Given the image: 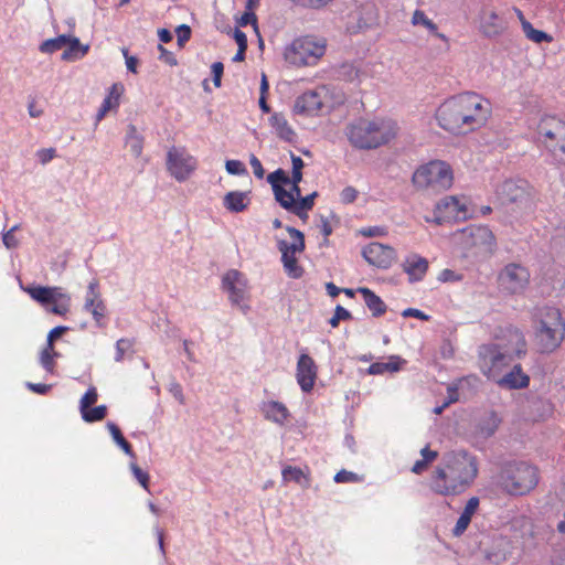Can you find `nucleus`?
Returning a JSON list of instances; mask_svg holds the SVG:
<instances>
[{"label":"nucleus","mask_w":565,"mask_h":565,"mask_svg":"<svg viewBox=\"0 0 565 565\" xmlns=\"http://www.w3.org/2000/svg\"><path fill=\"white\" fill-rule=\"evenodd\" d=\"M470 522H471V519L461 513L457 520V523H456L454 530H452L454 535L460 536L467 530Z\"/></svg>","instance_id":"54"},{"label":"nucleus","mask_w":565,"mask_h":565,"mask_svg":"<svg viewBox=\"0 0 565 565\" xmlns=\"http://www.w3.org/2000/svg\"><path fill=\"white\" fill-rule=\"evenodd\" d=\"M479 498L477 497H471L467 503H466V507L462 511V514L467 515L468 518H472V515L475 514V512L477 511L478 507H479Z\"/></svg>","instance_id":"58"},{"label":"nucleus","mask_w":565,"mask_h":565,"mask_svg":"<svg viewBox=\"0 0 565 565\" xmlns=\"http://www.w3.org/2000/svg\"><path fill=\"white\" fill-rule=\"evenodd\" d=\"M458 236L465 249L480 248L483 252H491L495 245L493 233L483 225H469L462 228Z\"/></svg>","instance_id":"13"},{"label":"nucleus","mask_w":565,"mask_h":565,"mask_svg":"<svg viewBox=\"0 0 565 565\" xmlns=\"http://www.w3.org/2000/svg\"><path fill=\"white\" fill-rule=\"evenodd\" d=\"M130 469H131V472H132L134 477L137 479V481L140 483V486L145 490L149 491V480H150V477H149L148 472L143 471L135 462L130 463Z\"/></svg>","instance_id":"45"},{"label":"nucleus","mask_w":565,"mask_h":565,"mask_svg":"<svg viewBox=\"0 0 565 565\" xmlns=\"http://www.w3.org/2000/svg\"><path fill=\"white\" fill-rule=\"evenodd\" d=\"M273 192L275 200L279 203V205L292 213L295 207L294 194L289 193V191H287L280 184H274Z\"/></svg>","instance_id":"35"},{"label":"nucleus","mask_w":565,"mask_h":565,"mask_svg":"<svg viewBox=\"0 0 565 565\" xmlns=\"http://www.w3.org/2000/svg\"><path fill=\"white\" fill-rule=\"evenodd\" d=\"M68 330L67 327H64V326H58V327H55L53 328L49 334H47V344L50 347V349H53V342L55 339H57L58 337H61L64 332H66Z\"/></svg>","instance_id":"61"},{"label":"nucleus","mask_w":565,"mask_h":565,"mask_svg":"<svg viewBox=\"0 0 565 565\" xmlns=\"http://www.w3.org/2000/svg\"><path fill=\"white\" fill-rule=\"evenodd\" d=\"M550 565H565V546L553 551Z\"/></svg>","instance_id":"62"},{"label":"nucleus","mask_w":565,"mask_h":565,"mask_svg":"<svg viewBox=\"0 0 565 565\" xmlns=\"http://www.w3.org/2000/svg\"><path fill=\"white\" fill-rule=\"evenodd\" d=\"M267 182L274 189V184H289L290 178L286 174V172L282 169H277L276 171L268 174Z\"/></svg>","instance_id":"48"},{"label":"nucleus","mask_w":565,"mask_h":565,"mask_svg":"<svg viewBox=\"0 0 565 565\" xmlns=\"http://www.w3.org/2000/svg\"><path fill=\"white\" fill-rule=\"evenodd\" d=\"M333 480L337 483L356 482L359 481V477L356 473L343 469L335 473Z\"/></svg>","instance_id":"52"},{"label":"nucleus","mask_w":565,"mask_h":565,"mask_svg":"<svg viewBox=\"0 0 565 565\" xmlns=\"http://www.w3.org/2000/svg\"><path fill=\"white\" fill-rule=\"evenodd\" d=\"M52 351H53V349H50V347L47 345L45 349L42 350L41 356H40V362H41L42 366L49 372H52L53 367H54Z\"/></svg>","instance_id":"50"},{"label":"nucleus","mask_w":565,"mask_h":565,"mask_svg":"<svg viewBox=\"0 0 565 565\" xmlns=\"http://www.w3.org/2000/svg\"><path fill=\"white\" fill-rule=\"evenodd\" d=\"M491 104L477 93H462L446 99L436 111L438 125L446 131L463 134L486 125Z\"/></svg>","instance_id":"1"},{"label":"nucleus","mask_w":565,"mask_h":565,"mask_svg":"<svg viewBox=\"0 0 565 565\" xmlns=\"http://www.w3.org/2000/svg\"><path fill=\"white\" fill-rule=\"evenodd\" d=\"M511 529L520 532L521 537H531L533 535V525L529 518L524 515L516 516L511 522Z\"/></svg>","instance_id":"40"},{"label":"nucleus","mask_w":565,"mask_h":565,"mask_svg":"<svg viewBox=\"0 0 565 565\" xmlns=\"http://www.w3.org/2000/svg\"><path fill=\"white\" fill-rule=\"evenodd\" d=\"M126 146L138 158L142 153L143 138L138 134L136 126L129 125L126 136Z\"/></svg>","instance_id":"32"},{"label":"nucleus","mask_w":565,"mask_h":565,"mask_svg":"<svg viewBox=\"0 0 565 565\" xmlns=\"http://www.w3.org/2000/svg\"><path fill=\"white\" fill-rule=\"evenodd\" d=\"M404 271L408 275L411 282L423 280L428 270V260L417 254H412L402 264Z\"/></svg>","instance_id":"24"},{"label":"nucleus","mask_w":565,"mask_h":565,"mask_svg":"<svg viewBox=\"0 0 565 565\" xmlns=\"http://www.w3.org/2000/svg\"><path fill=\"white\" fill-rule=\"evenodd\" d=\"M504 366H493L491 372H488L487 367H481L483 374L489 379L495 382L500 387L508 390H521L525 388L530 384L529 375H516L513 372H508L507 374L499 376L501 370Z\"/></svg>","instance_id":"18"},{"label":"nucleus","mask_w":565,"mask_h":565,"mask_svg":"<svg viewBox=\"0 0 565 565\" xmlns=\"http://www.w3.org/2000/svg\"><path fill=\"white\" fill-rule=\"evenodd\" d=\"M323 106L321 95L318 90H307L297 97L294 106L296 114L313 115Z\"/></svg>","instance_id":"23"},{"label":"nucleus","mask_w":565,"mask_h":565,"mask_svg":"<svg viewBox=\"0 0 565 565\" xmlns=\"http://www.w3.org/2000/svg\"><path fill=\"white\" fill-rule=\"evenodd\" d=\"M99 285L96 279L92 280L87 287L84 310L89 312L97 326H102V321L106 315V306L98 290Z\"/></svg>","instance_id":"20"},{"label":"nucleus","mask_w":565,"mask_h":565,"mask_svg":"<svg viewBox=\"0 0 565 565\" xmlns=\"http://www.w3.org/2000/svg\"><path fill=\"white\" fill-rule=\"evenodd\" d=\"M498 490L510 497H523L531 493L540 482V470L526 461H509L501 466L492 478Z\"/></svg>","instance_id":"4"},{"label":"nucleus","mask_w":565,"mask_h":565,"mask_svg":"<svg viewBox=\"0 0 565 565\" xmlns=\"http://www.w3.org/2000/svg\"><path fill=\"white\" fill-rule=\"evenodd\" d=\"M398 127L392 120L358 119L345 128L350 143L361 150L376 149L397 136Z\"/></svg>","instance_id":"5"},{"label":"nucleus","mask_w":565,"mask_h":565,"mask_svg":"<svg viewBox=\"0 0 565 565\" xmlns=\"http://www.w3.org/2000/svg\"><path fill=\"white\" fill-rule=\"evenodd\" d=\"M338 78L345 82L359 79L360 70L352 63H342L337 70Z\"/></svg>","instance_id":"41"},{"label":"nucleus","mask_w":565,"mask_h":565,"mask_svg":"<svg viewBox=\"0 0 565 565\" xmlns=\"http://www.w3.org/2000/svg\"><path fill=\"white\" fill-rule=\"evenodd\" d=\"M249 23H252L255 26V29H257V24H256L257 23V17H256V14L252 10L246 9L244 14L238 20V24L241 26H246Z\"/></svg>","instance_id":"59"},{"label":"nucleus","mask_w":565,"mask_h":565,"mask_svg":"<svg viewBox=\"0 0 565 565\" xmlns=\"http://www.w3.org/2000/svg\"><path fill=\"white\" fill-rule=\"evenodd\" d=\"M508 542L503 539L497 541L495 545L487 552V558L493 564H501L508 559L510 551L507 547Z\"/></svg>","instance_id":"33"},{"label":"nucleus","mask_w":565,"mask_h":565,"mask_svg":"<svg viewBox=\"0 0 565 565\" xmlns=\"http://www.w3.org/2000/svg\"><path fill=\"white\" fill-rule=\"evenodd\" d=\"M480 20L482 34L490 39L501 35L507 28V22L493 10L483 9Z\"/></svg>","instance_id":"21"},{"label":"nucleus","mask_w":565,"mask_h":565,"mask_svg":"<svg viewBox=\"0 0 565 565\" xmlns=\"http://www.w3.org/2000/svg\"><path fill=\"white\" fill-rule=\"evenodd\" d=\"M317 365L313 359L306 353H302L297 362V382L301 390L309 393L315 385L317 379Z\"/></svg>","instance_id":"19"},{"label":"nucleus","mask_w":565,"mask_h":565,"mask_svg":"<svg viewBox=\"0 0 565 565\" xmlns=\"http://www.w3.org/2000/svg\"><path fill=\"white\" fill-rule=\"evenodd\" d=\"M479 463L467 450H452L443 456L429 479V489L438 495L456 497L466 492L478 477Z\"/></svg>","instance_id":"2"},{"label":"nucleus","mask_w":565,"mask_h":565,"mask_svg":"<svg viewBox=\"0 0 565 565\" xmlns=\"http://www.w3.org/2000/svg\"><path fill=\"white\" fill-rule=\"evenodd\" d=\"M124 93V86L120 83H115L110 86L108 95L102 103L100 108L96 114V122H99L108 111L116 109L119 106V98Z\"/></svg>","instance_id":"25"},{"label":"nucleus","mask_w":565,"mask_h":565,"mask_svg":"<svg viewBox=\"0 0 565 565\" xmlns=\"http://www.w3.org/2000/svg\"><path fill=\"white\" fill-rule=\"evenodd\" d=\"M282 480L285 482L295 481L300 484L302 488H309L310 479L302 471V469L298 467L287 466L281 471Z\"/></svg>","instance_id":"31"},{"label":"nucleus","mask_w":565,"mask_h":565,"mask_svg":"<svg viewBox=\"0 0 565 565\" xmlns=\"http://www.w3.org/2000/svg\"><path fill=\"white\" fill-rule=\"evenodd\" d=\"M495 339V343L482 344L478 351L480 367H487L488 372L493 366H508L514 359L526 354V341L518 328H500Z\"/></svg>","instance_id":"3"},{"label":"nucleus","mask_w":565,"mask_h":565,"mask_svg":"<svg viewBox=\"0 0 565 565\" xmlns=\"http://www.w3.org/2000/svg\"><path fill=\"white\" fill-rule=\"evenodd\" d=\"M262 412L266 419L278 425H284L290 415L288 408L282 403L276 401L263 403Z\"/></svg>","instance_id":"26"},{"label":"nucleus","mask_w":565,"mask_h":565,"mask_svg":"<svg viewBox=\"0 0 565 565\" xmlns=\"http://www.w3.org/2000/svg\"><path fill=\"white\" fill-rule=\"evenodd\" d=\"M2 243L8 249H14L19 246V241L14 234L9 231L2 234Z\"/></svg>","instance_id":"63"},{"label":"nucleus","mask_w":565,"mask_h":565,"mask_svg":"<svg viewBox=\"0 0 565 565\" xmlns=\"http://www.w3.org/2000/svg\"><path fill=\"white\" fill-rule=\"evenodd\" d=\"M248 192L231 191L223 198L224 207L232 213H241L247 209L250 203Z\"/></svg>","instance_id":"27"},{"label":"nucleus","mask_w":565,"mask_h":565,"mask_svg":"<svg viewBox=\"0 0 565 565\" xmlns=\"http://www.w3.org/2000/svg\"><path fill=\"white\" fill-rule=\"evenodd\" d=\"M316 196H318L317 192H312L311 194L305 198L300 196L299 201H295V207L292 213L299 216L300 218H306L308 216L307 211L312 210L315 205Z\"/></svg>","instance_id":"38"},{"label":"nucleus","mask_w":565,"mask_h":565,"mask_svg":"<svg viewBox=\"0 0 565 565\" xmlns=\"http://www.w3.org/2000/svg\"><path fill=\"white\" fill-rule=\"evenodd\" d=\"M269 122L280 139L290 142L296 137V132L289 126L288 120L281 113L273 114L269 118Z\"/></svg>","instance_id":"28"},{"label":"nucleus","mask_w":565,"mask_h":565,"mask_svg":"<svg viewBox=\"0 0 565 565\" xmlns=\"http://www.w3.org/2000/svg\"><path fill=\"white\" fill-rule=\"evenodd\" d=\"M70 41V35L62 34L54 39H49L42 42L40 45V51L42 53L52 54L64 46H67V42Z\"/></svg>","instance_id":"37"},{"label":"nucleus","mask_w":565,"mask_h":565,"mask_svg":"<svg viewBox=\"0 0 565 565\" xmlns=\"http://www.w3.org/2000/svg\"><path fill=\"white\" fill-rule=\"evenodd\" d=\"M537 137L554 156H565V120L556 116H543L537 124Z\"/></svg>","instance_id":"9"},{"label":"nucleus","mask_w":565,"mask_h":565,"mask_svg":"<svg viewBox=\"0 0 565 565\" xmlns=\"http://www.w3.org/2000/svg\"><path fill=\"white\" fill-rule=\"evenodd\" d=\"M82 418L86 423H95L103 420L107 415V407L106 405H99L96 407H88L84 411H81Z\"/></svg>","instance_id":"42"},{"label":"nucleus","mask_w":565,"mask_h":565,"mask_svg":"<svg viewBox=\"0 0 565 565\" xmlns=\"http://www.w3.org/2000/svg\"><path fill=\"white\" fill-rule=\"evenodd\" d=\"M341 201L343 203H352L356 200L358 198V191L353 186H345L342 191H341Z\"/></svg>","instance_id":"57"},{"label":"nucleus","mask_w":565,"mask_h":565,"mask_svg":"<svg viewBox=\"0 0 565 565\" xmlns=\"http://www.w3.org/2000/svg\"><path fill=\"white\" fill-rule=\"evenodd\" d=\"M223 289L228 292L233 306H238L244 312L249 309L244 303L246 297L245 280L243 274L236 269L228 270L222 278Z\"/></svg>","instance_id":"16"},{"label":"nucleus","mask_w":565,"mask_h":565,"mask_svg":"<svg viewBox=\"0 0 565 565\" xmlns=\"http://www.w3.org/2000/svg\"><path fill=\"white\" fill-rule=\"evenodd\" d=\"M213 83L215 87H221L224 65L222 62H214L211 66Z\"/></svg>","instance_id":"53"},{"label":"nucleus","mask_w":565,"mask_h":565,"mask_svg":"<svg viewBox=\"0 0 565 565\" xmlns=\"http://www.w3.org/2000/svg\"><path fill=\"white\" fill-rule=\"evenodd\" d=\"M178 45L183 46L191 38V28L188 24H181L175 29Z\"/></svg>","instance_id":"51"},{"label":"nucleus","mask_w":565,"mask_h":565,"mask_svg":"<svg viewBox=\"0 0 565 565\" xmlns=\"http://www.w3.org/2000/svg\"><path fill=\"white\" fill-rule=\"evenodd\" d=\"M195 166V159L184 149L173 147L168 151L167 167L178 181L186 180Z\"/></svg>","instance_id":"15"},{"label":"nucleus","mask_w":565,"mask_h":565,"mask_svg":"<svg viewBox=\"0 0 565 565\" xmlns=\"http://www.w3.org/2000/svg\"><path fill=\"white\" fill-rule=\"evenodd\" d=\"M132 344H134V342L130 339H124V338L119 339L116 342L115 361L121 362L124 360L125 353L132 348Z\"/></svg>","instance_id":"47"},{"label":"nucleus","mask_w":565,"mask_h":565,"mask_svg":"<svg viewBox=\"0 0 565 565\" xmlns=\"http://www.w3.org/2000/svg\"><path fill=\"white\" fill-rule=\"evenodd\" d=\"M468 217L465 203L457 196H446L435 206L434 221L437 224L463 221Z\"/></svg>","instance_id":"14"},{"label":"nucleus","mask_w":565,"mask_h":565,"mask_svg":"<svg viewBox=\"0 0 565 565\" xmlns=\"http://www.w3.org/2000/svg\"><path fill=\"white\" fill-rule=\"evenodd\" d=\"M362 256L370 265L385 269L393 264L396 253L388 245L373 242L363 248Z\"/></svg>","instance_id":"17"},{"label":"nucleus","mask_w":565,"mask_h":565,"mask_svg":"<svg viewBox=\"0 0 565 565\" xmlns=\"http://www.w3.org/2000/svg\"><path fill=\"white\" fill-rule=\"evenodd\" d=\"M326 53V44L312 36H302L292 41L285 51V58L295 66L315 65Z\"/></svg>","instance_id":"8"},{"label":"nucleus","mask_w":565,"mask_h":565,"mask_svg":"<svg viewBox=\"0 0 565 565\" xmlns=\"http://www.w3.org/2000/svg\"><path fill=\"white\" fill-rule=\"evenodd\" d=\"M498 284L505 294H522L530 284V271L521 264L510 263L499 273Z\"/></svg>","instance_id":"12"},{"label":"nucleus","mask_w":565,"mask_h":565,"mask_svg":"<svg viewBox=\"0 0 565 565\" xmlns=\"http://www.w3.org/2000/svg\"><path fill=\"white\" fill-rule=\"evenodd\" d=\"M225 169L230 174L242 175L247 174V169L244 163L239 160H227Z\"/></svg>","instance_id":"49"},{"label":"nucleus","mask_w":565,"mask_h":565,"mask_svg":"<svg viewBox=\"0 0 565 565\" xmlns=\"http://www.w3.org/2000/svg\"><path fill=\"white\" fill-rule=\"evenodd\" d=\"M249 162L253 168V172H254L255 177L258 179H263L264 174H265V170L263 168L262 162L258 160V158H256L254 154H252Z\"/></svg>","instance_id":"64"},{"label":"nucleus","mask_w":565,"mask_h":565,"mask_svg":"<svg viewBox=\"0 0 565 565\" xmlns=\"http://www.w3.org/2000/svg\"><path fill=\"white\" fill-rule=\"evenodd\" d=\"M393 359L399 360V358H397V356H392L391 360H393ZM398 370H399L398 361L375 362L369 366L367 373L377 375V374H384L386 372H396Z\"/></svg>","instance_id":"39"},{"label":"nucleus","mask_w":565,"mask_h":565,"mask_svg":"<svg viewBox=\"0 0 565 565\" xmlns=\"http://www.w3.org/2000/svg\"><path fill=\"white\" fill-rule=\"evenodd\" d=\"M356 291L363 296L365 305L372 311L374 317H381L386 312L387 307L385 302L371 289L366 287H360Z\"/></svg>","instance_id":"29"},{"label":"nucleus","mask_w":565,"mask_h":565,"mask_svg":"<svg viewBox=\"0 0 565 565\" xmlns=\"http://www.w3.org/2000/svg\"><path fill=\"white\" fill-rule=\"evenodd\" d=\"M55 149L54 148H47V149H40L36 152L38 159L42 164H45L50 162L55 157Z\"/></svg>","instance_id":"60"},{"label":"nucleus","mask_w":565,"mask_h":565,"mask_svg":"<svg viewBox=\"0 0 565 565\" xmlns=\"http://www.w3.org/2000/svg\"><path fill=\"white\" fill-rule=\"evenodd\" d=\"M553 246L565 254V226L557 230V234L553 237Z\"/></svg>","instance_id":"56"},{"label":"nucleus","mask_w":565,"mask_h":565,"mask_svg":"<svg viewBox=\"0 0 565 565\" xmlns=\"http://www.w3.org/2000/svg\"><path fill=\"white\" fill-rule=\"evenodd\" d=\"M412 183L419 190H446L452 184V172L447 163L443 161H430L415 170L412 177Z\"/></svg>","instance_id":"7"},{"label":"nucleus","mask_w":565,"mask_h":565,"mask_svg":"<svg viewBox=\"0 0 565 565\" xmlns=\"http://www.w3.org/2000/svg\"><path fill=\"white\" fill-rule=\"evenodd\" d=\"M107 428L114 439V441L128 455L130 458H136V454L132 450L131 445L125 439L121 430L115 423H107Z\"/></svg>","instance_id":"34"},{"label":"nucleus","mask_w":565,"mask_h":565,"mask_svg":"<svg viewBox=\"0 0 565 565\" xmlns=\"http://www.w3.org/2000/svg\"><path fill=\"white\" fill-rule=\"evenodd\" d=\"M286 231L294 239V242L289 244L288 242L281 239L278 242L277 246L281 253V262L286 274L290 278L299 279L302 277L305 270L298 264L296 253H302L305 250V236L302 232L292 226H286Z\"/></svg>","instance_id":"10"},{"label":"nucleus","mask_w":565,"mask_h":565,"mask_svg":"<svg viewBox=\"0 0 565 565\" xmlns=\"http://www.w3.org/2000/svg\"><path fill=\"white\" fill-rule=\"evenodd\" d=\"M290 1L296 4L302 6V7L319 9V8L327 6L328 3L332 2L333 0H290Z\"/></svg>","instance_id":"55"},{"label":"nucleus","mask_w":565,"mask_h":565,"mask_svg":"<svg viewBox=\"0 0 565 565\" xmlns=\"http://www.w3.org/2000/svg\"><path fill=\"white\" fill-rule=\"evenodd\" d=\"M522 30L526 38L535 43L551 42L553 40L546 32L534 29L527 20H522Z\"/></svg>","instance_id":"36"},{"label":"nucleus","mask_w":565,"mask_h":565,"mask_svg":"<svg viewBox=\"0 0 565 565\" xmlns=\"http://www.w3.org/2000/svg\"><path fill=\"white\" fill-rule=\"evenodd\" d=\"M24 291L42 306L53 303L50 312L54 315L65 316L70 311L71 297L62 287L29 286Z\"/></svg>","instance_id":"11"},{"label":"nucleus","mask_w":565,"mask_h":565,"mask_svg":"<svg viewBox=\"0 0 565 565\" xmlns=\"http://www.w3.org/2000/svg\"><path fill=\"white\" fill-rule=\"evenodd\" d=\"M535 338L542 353H552L562 344L565 322L557 308L544 307L541 310Z\"/></svg>","instance_id":"6"},{"label":"nucleus","mask_w":565,"mask_h":565,"mask_svg":"<svg viewBox=\"0 0 565 565\" xmlns=\"http://www.w3.org/2000/svg\"><path fill=\"white\" fill-rule=\"evenodd\" d=\"M89 45H84L79 42L78 38L71 36L67 42V49L62 53L63 61H75L82 58L87 54Z\"/></svg>","instance_id":"30"},{"label":"nucleus","mask_w":565,"mask_h":565,"mask_svg":"<svg viewBox=\"0 0 565 565\" xmlns=\"http://www.w3.org/2000/svg\"><path fill=\"white\" fill-rule=\"evenodd\" d=\"M501 195L510 203H523L529 199V183L524 180H507L501 185Z\"/></svg>","instance_id":"22"},{"label":"nucleus","mask_w":565,"mask_h":565,"mask_svg":"<svg viewBox=\"0 0 565 565\" xmlns=\"http://www.w3.org/2000/svg\"><path fill=\"white\" fill-rule=\"evenodd\" d=\"M352 315L351 312L342 307L341 305H338L334 309L333 316L329 319V323L332 328H337L341 320H351Z\"/></svg>","instance_id":"44"},{"label":"nucleus","mask_w":565,"mask_h":565,"mask_svg":"<svg viewBox=\"0 0 565 565\" xmlns=\"http://www.w3.org/2000/svg\"><path fill=\"white\" fill-rule=\"evenodd\" d=\"M98 394L96 387H89L79 401V411L90 407L97 402Z\"/></svg>","instance_id":"46"},{"label":"nucleus","mask_w":565,"mask_h":565,"mask_svg":"<svg viewBox=\"0 0 565 565\" xmlns=\"http://www.w3.org/2000/svg\"><path fill=\"white\" fill-rule=\"evenodd\" d=\"M412 23L414 25L420 24V25L425 26L430 33L436 32V30H437V24L433 20L428 19L427 15L425 14V12L422 10H416L413 13Z\"/></svg>","instance_id":"43"}]
</instances>
